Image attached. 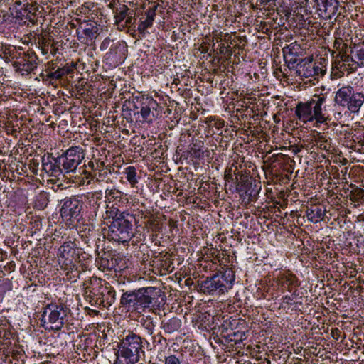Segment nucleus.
Listing matches in <instances>:
<instances>
[{"mask_svg": "<svg viewBox=\"0 0 364 364\" xmlns=\"http://www.w3.org/2000/svg\"><path fill=\"white\" fill-rule=\"evenodd\" d=\"M2 49H3V46L0 45V50H2Z\"/></svg>", "mask_w": 364, "mask_h": 364, "instance_id": "nucleus-55", "label": "nucleus"}, {"mask_svg": "<svg viewBox=\"0 0 364 364\" xmlns=\"http://www.w3.org/2000/svg\"><path fill=\"white\" fill-rule=\"evenodd\" d=\"M145 329L146 330L149 335H152L154 330V325L151 321H149L145 323L144 324Z\"/></svg>", "mask_w": 364, "mask_h": 364, "instance_id": "nucleus-42", "label": "nucleus"}, {"mask_svg": "<svg viewBox=\"0 0 364 364\" xmlns=\"http://www.w3.org/2000/svg\"><path fill=\"white\" fill-rule=\"evenodd\" d=\"M363 137H364V132H356V133L353 134L352 139L354 145H358L361 141V139H363Z\"/></svg>", "mask_w": 364, "mask_h": 364, "instance_id": "nucleus-38", "label": "nucleus"}, {"mask_svg": "<svg viewBox=\"0 0 364 364\" xmlns=\"http://www.w3.org/2000/svg\"><path fill=\"white\" fill-rule=\"evenodd\" d=\"M63 70L64 75H68L73 72L74 69L75 68V64L72 63L70 65L66 64L64 67L61 68Z\"/></svg>", "mask_w": 364, "mask_h": 364, "instance_id": "nucleus-39", "label": "nucleus"}, {"mask_svg": "<svg viewBox=\"0 0 364 364\" xmlns=\"http://www.w3.org/2000/svg\"><path fill=\"white\" fill-rule=\"evenodd\" d=\"M132 220L129 217H122L112 221L108 226V238L122 243L129 242L134 236Z\"/></svg>", "mask_w": 364, "mask_h": 364, "instance_id": "nucleus-6", "label": "nucleus"}, {"mask_svg": "<svg viewBox=\"0 0 364 364\" xmlns=\"http://www.w3.org/2000/svg\"><path fill=\"white\" fill-rule=\"evenodd\" d=\"M314 62L312 60L304 61L302 60L301 63L299 65L296 73L299 75L309 78L310 77H314Z\"/></svg>", "mask_w": 364, "mask_h": 364, "instance_id": "nucleus-20", "label": "nucleus"}, {"mask_svg": "<svg viewBox=\"0 0 364 364\" xmlns=\"http://www.w3.org/2000/svg\"><path fill=\"white\" fill-rule=\"evenodd\" d=\"M129 13V16L124 20V23H122V26L130 28L135 24L136 19L135 18L136 13L133 9Z\"/></svg>", "mask_w": 364, "mask_h": 364, "instance_id": "nucleus-34", "label": "nucleus"}, {"mask_svg": "<svg viewBox=\"0 0 364 364\" xmlns=\"http://www.w3.org/2000/svg\"><path fill=\"white\" fill-rule=\"evenodd\" d=\"M153 21L146 17L142 16L140 18V23L138 26V31L140 33H144L148 28L151 27Z\"/></svg>", "mask_w": 364, "mask_h": 364, "instance_id": "nucleus-32", "label": "nucleus"}, {"mask_svg": "<svg viewBox=\"0 0 364 364\" xmlns=\"http://www.w3.org/2000/svg\"><path fill=\"white\" fill-rule=\"evenodd\" d=\"M101 166L99 167L97 169L95 170V172L93 174L89 173L88 176H87V178L92 177V178H96L97 181H102L105 178V176L107 174V171H105L103 169H101Z\"/></svg>", "mask_w": 364, "mask_h": 364, "instance_id": "nucleus-33", "label": "nucleus"}, {"mask_svg": "<svg viewBox=\"0 0 364 364\" xmlns=\"http://www.w3.org/2000/svg\"><path fill=\"white\" fill-rule=\"evenodd\" d=\"M55 79L58 80L60 79L63 76H64L63 70L62 68H58L57 70L55 71Z\"/></svg>", "mask_w": 364, "mask_h": 364, "instance_id": "nucleus-47", "label": "nucleus"}, {"mask_svg": "<svg viewBox=\"0 0 364 364\" xmlns=\"http://www.w3.org/2000/svg\"><path fill=\"white\" fill-rule=\"evenodd\" d=\"M85 158V151L80 146H71L63 154L56 159L65 174L75 173L78 166Z\"/></svg>", "mask_w": 364, "mask_h": 364, "instance_id": "nucleus-7", "label": "nucleus"}, {"mask_svg": "<svg viewBox=\"0 0 364 364\" xmlns=\"http://www.w3.org/2000/svg\"><path fill=\"white\" fill-rule=\"evenodd\" d=\"M127 180L129 182L130 185L134 187L138 183L136 178V170L134 166H128L124 171Z\"/></svg>", "mask_w": 364, "mask_h": 364, "instance_id": "nucleus-29", "label": "nucleus"}, {"mask_svg": "<svg viewBox=\"0 0 364 364\" xmlns=\"http://www.w3.org/2000/svg\"><path fill=\"white\" fill-rule=\"evenodd\" d=\"M90 203L93 208V211L97 215L98 213H103L102 210L105 208V200H103L102 197L98 194H93L90 198Z\"/></svg>", "mask_w": 364, "mask_h": 364, "instance_id": "nucleus-24", "label": "nucleus"}, {"mask_svg": "<svg viewBox=\"0 0 364 364\" xmlns=\"http://www.w3.org/2000/svg\"><path fill=\"white\" fill-rule=\"evenodd\" d=\"M278 281L282 287H287L289 291H291V288L299 286L296 277L289 272L282 274L278 277Z\"/></svg>", "mask_w": 364, "mask_h": 364, "instance_id": "nucleus-19", "label": "nucleus"}, {"mask_svg": "<svg viewBox=\"0 0 364 364\" xmlns=\"http://www.w3.org/2000/svg\"><path fill=\"white\" fill-rule=\"evenodd\" d=\"M13 58H16L12 63L13 66L17 71L21 72L23 75L33 71L38 64V58L32 50L26 52H19L16 54Z\"/></svg>", "mask_w": 364, "mask_h": 364, "instance_id": "nucleus-8", "label": "nucleus"}, {"mask_svg": "<svg viewBox=\"0 0 364 364\" xmlns=\"http://www.w3.org/2000/svg\"><path fill=\"white\" fill-rule=\"evenodd\" d=\"M82 173H84L85 174L87 173V172L86 171H85V170H82Z\"/></svg>", "mask_w": 364, "mask_h": 364, "instance_id": "nucleus-54", "label": "nucleus"}, {"mask_svg": "<svg viewBox=\"0 0 364 364\" xmlns=\"http://www.w3.org/2000/svg\"><path fill=\"white\" fill-rule=\"evenodd\" d=\"M203 142L199 141L198 142H196L193 144L191 149V154L194 158L199 159L203 154V151L202 150Z\"/></svg>", "mask_w": 364, "mask_h": 364, "instance_id": "nucleus-31", "label": "nucleus"}, {"mask_svg": "<svg viewBox=\"0 0 364 364\" xmlns=\"http://www.w3.org/2000/svg\"><path fill=\"white\" fill-rule=\"evenodd\" d=\"M315 144L321 149L331 151L332 149L331 139L320 132L314 134Z\"/></svg>", "mask_w": 364, "mask_h": 364, "instance_id": "nucleus-23", "label": "nucleus"}, {"mask_svg": "<svg viewBox=\"0 0 364 364\" xmlns=\"http://www.w3.org/2000/svg\"><path fill=\"white\" fill-rule=\"evenodd\" d=\"M350 200L353 202H359L364 199V190L360 188H353L350 195Z\"/></svg>", "mask_w": 364, "mask_h": 364, "instance_id": "nucleus-30", "label": "nucleus"}, {"mask_svg": "<svg viewBox=\"0 0 364 364\" xmlns=\"http://www.w3.org/2000/svg\"><path fill=\"white\" fill-rule=\"evenodd\" d=\"M314 73L315 76L323 75L326 73V70L320 68L319 65L314 63Z\"/></svg>", "mask_w": 364, "mask_h": 364, "instance_id": "nucleus-43", "label": "nucleus"}, {"mask_svg": "<svg viewBox=\"0 0 364 364\" xmlns=\"http://www.w3.org/2000/svg\"><path fill=\"white\" fill-rule=\"evenodd\" d=\"M50 47H51V49H50V53L53 55H55L58 51V48L55 47V43L53 42L51 44H50Z\"/></svg>", "mask_w": 364, "mask_h": 364, "instance_id": "nucleus-48", "label": "nucleus"}, {"mask_svg": "<svg viewBox=\"0 0 364 364\" xmlns=\"http://www.w3.org/2000/svg\"><path fill=\"white\" fill-rule=\"evenodd\" d=\"M91 293L93 294L92 296L95 302L105 307L110 304L109 296L113 295L112 291L102 285L93 288Z\"/></svg>", "mask_w": 364, "mask_h": 364, "instance_id": "nucleus-14", "label": "nucleus"}, {"mask_svg": "<svg viewBox=\"0 0 364 364\" xmlns=\"http://www.w3.org/2000/svg\"><path fill=\"white\" fill-rule=\"evenodd\" d=\"M181 321L177 317H172L167 321H162L161 328L166 333H172L180 330Z\"/></svg>", "mask_w": 364, "mask_h": 364, "instance_id": "nucleus-21", "label": "nucleus"}, {"mask_svg": "<svg viewBox=\"0 0 364 364\" xmlns=\"http://www.w3.org/2000/svg\"><path fill=\"white\" fill-rule=\"evenodd\" d=\"M55 161H56V159ZM43 169L51 176L59 178L60 176H64L61 166L56 162L43 164Z\"/></svg>", "mask_w": 364, "mask_h": 364, "instance_id": "nucleus-25", "label": "nucleus"}, {"mask_svg": "<svg viewBox=\"0 0 364 364\" xmlns=\"http://www.w3.org/2000/svg\"><path fill=\"white\" fill-rule=\"evenodd\" d=\"M351 148H354L355 151L360 153H364V137H363V139H361V141L358 145H352Z\"/></svg>", "mask_w": 364, "mask_h": 364, "instance_id": "nucleus-41", "label": "nucleus"}, {"mask_svg": "<svg viewBox=\"0 0 364 364\" xmlns=\"http://www.w3.org/2000/svg\"><path fill=\"white\" fill-rule=\"evenodd\" d=\"M156 8V6H154L153 8H150L146 12V16L145 17L148 18L151 21H154V16L156 15V14H155Z\"/></svg>", "mask_w": 364, "mask_h": 364, "instance_id": "nucleus-40", "label": "nucleus"}, {"mask_svg": "<svg viewBox=\"0 0 364 364\" xmlns=\"http://www.w3.org/2000/svg\"><path fill=\"white\" fill-rule=\"evenodd\" d=\"M164 364H181V360L176 355H170L165 357Z\"/></svg>", "mask_w": 364, "mask_h": 364, "instance_id": "nucleus-36", "label": "nucleus"}, {"mask_svg": "<svg viewBox=\"0 0 364 364\" xmlns=\"http://www.w3.org/2000/svg\"><path fill=\"white\" fill-rule=\"evenodd\" d=\"M74 252L73 245L70 242H64L58 249V257L60 262L63 261V264L71 266V260L69 259L70 253Z\"/></svg>", "mask_w": 364, "mask_h": 364, "instance_id": "nucleus-18", "label": "nucleus"}, {"mask_svg": "<svg viewBox=\"0 0 364 364\" xmlns=\"http://www.w3.org/2000/svg\"><path fill=\"white\" fill-rule=\"evenodd\" d=\"M357 68L354 58L348 55L342 54L340 60L333 63L332 74L336 78L343 77L346 72L348 74L355 71Z\"/></svg>", "mask_w": 364, "mask_h": 364, "instance_id": "nucleus-9", "label": "nucleus"}, {"mask_svg": "<svg viewBox=\"0 0 364 364\" xmlns=\"http://www.w3.org/2000/svg\"><path fill=\"white\" fill-rule=\"evenodd\" d=\"M334 100L338 105L356 114L364 104V93L355 92L350 85H343L336 92Z\"/></svg>", "mask_w": 364, "mask_h": 364, "instance_id": "nucleus-3", "label": "nucleus"}, {"mask_svg": "<svg viewBox=\"0 0 364 364\" xmlns=\"http://www.w3.org/2000/svg\"><path fill=\"white\" fill-rule=\"evenodd\" d=\"M82 208V202L76 197L65 198L60 208V215L67 219L76 218Z\"/></svg>", "mask_w": 364, "mask_h": 364, "instance_id": "nucleus-11", "label": "nucleus"}, {"mask_svg": "<svg viewBox=\"0 0 364 364\" xmlns=\"http://www.w3.org/2000/svg\"><path fill=\"white\" fill-rule=\"evenodd\" d=\"M326 97L323 95H314L309 101H308L311 112L314 120L316 123L323 124L326 123L329 118L323 113V109L325 108V102Z\"/></svg>", "mask_w": 364, "mask_h": 364, "instance_id": "nucleus-10", "label": "nucleus"}, {"mask_svg": "<svg viewBox=\"0 0 364 364\" xmlns=\"http://www.w3.org/2000/svg\"><path fill=\"white\" fill-rule=\"evenodd\" d=\"M142 352V341L139 336L130 333L121 341L114 364H135Z\"/></svg>", "mask_w": 364, "mask_h": 364, "instance_id": "nucleus-1", "label": "nucleus"}, {"mask_svg": "<svg viewBox=\"0 0 364 364\" xmlns=\"http://www.w3.org/2000/svg\"><path fill=\"white\" fill-rule=\"evenodd\" d=\"M318 10L323 12L325 17L331 18L337 14L339 1L338 0H314Z\"/></svg>", "mask_w": 364, "mask_h": 364, "instance_id": "nucleus-13", "label": "nucleus"}, {"mask_svg": "<svg viewBox=\"0 0 364 364\" xmlns=\"http://www.w3.org/2000/svg\"><path fill=\"white\" fill-rule=\"evenodd\" d=\"M225 179H226V180H228L229 178H232V176H231V174H227V173H225Z\"/></svg>", "mask_w": 364, "mask_h": 364, "instance_id": "nucleus-51", "label": "nucleus"}, {"mask_svg": "<svg viewBox=\"0 0 364 364\" xmlns=\"http://www.w3.org/2000/svg\"><path fill=\"white\" fill-rule=\"evenodd\" d=\"M155 291L156 288L149 287L139 289L136 291H127L122 294L121 302L122 304L132 306L136 311L141 312L150 307L153 299H155Z\"/></svg>", "mask_w": 364, "mask_h": 364, "instance_id": "nucleus-4", "label": "nucleus"}, {"mask_svg": "<svg viewBox=\"0 0 364 364\" xmlns=\"http://www.w3.org/2000/svg\"><path fill=\"white\" fill-rule=\"evenodd\" d=\"M99 28L95 22L87 23L83 28V33L90 38H95L98 35Z\"/></svg>", "mask_w": 364, "mask_h": 364, "instance_id": "nucleus-27", "label": "nucleus"}, {"mask_svg": "<svg viewBox=\"0 0 364 364\" xmlns=\"http://www.w3.org/2000/svg\"><path fill=\"white\" fill-rule=\"evenodd\" d=\"M96 165H97V167H95V164H94L93 161H89V163H88V167L92 169L93 173L95 172V170L97 169L99 167H100V166L102 167L103 166V163H98V162H97Z\"/></svg>", "mask_w": 364, "mask_h": 364, "instance_id": "nucleus-46", "label": "nucleus"}, {"mask_svg": "<svg viewBox=\"0 0 364 364\" xmlns=\"http://www.w3.org/2000/svg\"><path fill=\"white\" fill-rule=\"evenodd\" d=\"M105 198V203L119 209L122 208L128 203L127 195L116 189L107 190Z\"/></svg>", "mask_w": 364, "mask_h": 364, "instance_id": "nucleus-12", "label": "nucleus"}, {"mask_svg": "<svg viewBox=\"0 0 364 364\" xmlns=\"http://www.w3.org/2000/svg\"><path fill=\"white\" fill-rule=\"evenodd\" d=\"M51 41H53L50 38H43L41 43V50L43 55H46L48 53V47L51 43Z\"/></svg>", "mask_w": 364, "mask_h": 364, "instance_id": "nucleus-35", "label": "nucleus"}, {"mask_svg": "<svg viewBox=\"0 0 364 364\" xmlns=\"http://www.w3.org/2000/svg\"><path fill=\"white\" fill-rule=\"evenodd\" d=\"M141 105L140 113L143 119L149 123L151 122V109H156L158 103L152 97H146L142 99Z\"/></svg>", "mask_w": 364, "mask_h": 364, "instance_id": "nucleus-15", "label": "nucleus"}, {"mask_svg": "<svg viewBox=\"0 0 364 364\" xmlns=\"http://www.w3.org/2000/svg\"><path fill=\"white\" fill-rule=\"evenodd\" d=\"M67 309L55 304L47 305L43 310L41 321L46 330L60 331L65 323Z\"/></svg>", "mask_w": 364, "mask_h": 364, "instance_id": "nucleus-5", "label": "nucleus"}, {"mask_svg": "<svg viewBox=\"0 0 364 364\" xmlns=\"http://www.w3.org/2000/svg\"><path fill=\"white\" fill-rule=\"evenodd\" d=\"M353 58L357 67L364 66V42L355 48V54Z\"/></svg>", "mask_w": 364, "mask_h": 364, "instance_id": "nucleus-28", "label": "nucleus"}, {"mask_svg": "<svg viewBox=\"0 0 364 364\" xmlns=\"http://www.w3.org/2000/svg\"><path fill=\"white\" fill-rule=\"evenodd\" d=\"M164 340V341H166V338H163L161 336V339L159 340V343H161V340Z\"/></svg>", "mask_w": 364, "mask_h": 364, "instance_id": "nucleus-53", "label": "nucleus"}, {"mask_svg": "<svg viewBox=\"0 0 364 364\" xmlns=\"http://www.w3.org/2000/svg\"><path fill=\"white\" fill-rule=\"evenodd\" d=\"M131 10L125 4H122L117 7L114 14L115 23L119 26L123 23L126 17L129 16V12H131Z\"/></svg>", "mask_w": 364, "mask_h": 364, "instance_id": "nucleus-26", "label": "nucleus"}, {"mask_svg": "<svg viewBox=\"0 0 364 364\" xmlns=\"http://www.w3.org/2000/svg\"><path fill=\"white\" fill-rule=\"evenodd\" d=\"M295 114L298 119L304 123L315 121L308 102L298 103L295 107Z\"/></svg>", "mask_w": 364, "mask_h": 364, "instance_id": "nucleus-16", "label": "nucleus"}, {"mask_svg": "<svg viewBox=\"0 0 364 364\" xmlns=\"http://www.w3.org/2000/svg\"><path fill=\"white\" fill-rule=\"evenodd\" d=\"M216 8H217V6H216V5H214V6H213V9H214L215 10H216Z\"/></svg>", "mask_w": 364, "mask_h": 364, "instance_id": "nucleus-56", "label": "nucleus"}, {"mask_svg": "<svg viewBox=\"0 0 364 364\" xmlns=\"http://www.w3.org/2000/svg\"><path fill=\"white\" fill-rule=\"evenodd\" d=\"M105 212L102 213V217L104 220L107 219H112V221H115V220L120 218L122 217L127 218L129 217L131 219H133V215H129V213L121 211L120 209L114 207L108 203L105 205Z\"/></svg>", "mask_w": 364, "mask_h": 364, "instance_id": "nucleus-17", "label": "nucleus"}, {"mask_svg": "<svg viewBox=\"0 0 364 364\" xmlns=\"http://www.w3.org/2000/svg\"><path fill=\"white\" fill-rule=\"evenodd\" d=\"M335 331H336V333H338V332H339V330H338V328L333 329V330H332V333H334V332H335Z\"/></svg>", "mask_w": 364, "mask_h": 364, "instance_id": "nucleus-52", "label": "nucleus"}, {"mask_svg": "<svg viewBox=\"0 0 364 364\" xmlns=\"http://www.w3.org/2000/svg\"><path fill=\"white\" fill-rule=\"evenodd\" d=\"M48 77L51 79H55V72H52L48 74Z\"/></svg>", "mask_w": 364, "mask_h": 364, "instance_id": "nucleus-50", "label": "nucleus"}, {"mask_svg": "<svg viewBox=\"0 0 364 364\" xmlns=\"http://www.w3.org/2000/svg\"><path fill=\"white\" fill-rule=\"evenodd\" d=\"M306 215L309 220L313 223H317L323 220L325 216V210L320 206H312L306 211Z\"/></svg>", "mask_w": 364, "mask_h": 364, "instance_id": "nucleus-22", "label": "nucleus"}, {"mask_svg": "<svg viewBox=\"0 0 364 364\" xmlns=\"http://www.w3.org/2000/svg\"><path fill=\"white\" fill-rule=\"evenodd\" d=\"M334 47L337 50H339L341 47L342 48H347L346 43H343V40L341 38L336 39L334 43Z\"/></svg>", "mask_w": 364, "mask_h": 364, "instance_id": "nucleus-44", "label": "nucleus"}, {"mask_svg": "<svg viewBox=\"0 0 364 364\" xmlns=\"http://www.w3.org/2000/svg\"><path fill=\"white\" fill-rule=\"evenodd\" d=\"M284 58L285 63H287L289 65V66L290 65H292V66H294V64H296L297 63V60H298V59H297L296 56L295 55V54L285 55V56H284Z\"/></svg>", "mask_w": 364, "mask_h": 364, "instance_id": "nucleus-37", "label": "nucleus"}, {"mask_svg": "<svg viewBox=\"0 0 364 364\" xmlns=\"http://www.w3.org/2000/svg\"><path fill=\"white\" fill-rule=\"evenodd\" d=\"M293 48H294V46H292L291 45L284 47L282 49L284 56L289 55H294V53H293Z\"/></svg>", "mask_w": 364, "mask_h": 364, "instance_id": "nucleus-45", "label": "nucleus"}, {"mask_svg": "<svg viewBox=\"0 0 364 364\" xmlns=\"http://www.w3.org/2000/svg\"><path fill=\"white\" fill-rule=\"evenodd\" d=\"M235 275L234 271L228 268L223 272L207 278L198 284L199 290L205 294L218 292L222 294L227 292L232 287Z\"/></svg>", "mask_w": 364, "mask_h": 364, "instance_id": "nucleus-2", "label": "nucleus"}, {"mask_svg": "<svg viewBox=\"0 0 364 364\" xmlns=\"http://www.w3.org/2000/svg\"><path fill=\"white\" fill-rule=\"evenodd\" d=\"M348 47L347 48H342L341 47L339 48L338 50H337L338 52V55H340V58H341V55L342 54H345V55H347L346 54V50H347Z\"/></svg>", "mask_w": 364, "mask_h": 364, "instance_id": "nucleus-49", "label": "nucleus"}]
</instances>
